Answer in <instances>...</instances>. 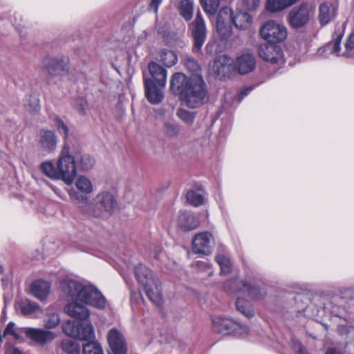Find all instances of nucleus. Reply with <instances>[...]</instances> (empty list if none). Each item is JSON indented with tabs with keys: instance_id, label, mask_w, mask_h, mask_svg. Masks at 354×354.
<instances>
[{
	"instance_id": "f257e3e1",
	"label": "nucleus",
	"mask_w": 354,
	"mask_h": 354,
	"mask_svg": "<svg viewBox=\"0 0 354 354\" xmlns=\"http://www.w3.org/2000/svg\"><path fill=\"white\" fill-rule=\"evenodd\" d=\"M60 288L68 303L64 310L70 317L78 320H87L89 310L83 304L99 310L104 309L107 300L93 283L82 279L66 277L60 281Z\"/></svg>"
},
{
	"instance_id": "f03ea898",
	"label": "nucleus",
	"mask_w": 354,
	"mask_h": 354,
	"mask_svg": "<svg viewBox=\"0 0 354 354\" xmlns=\"http://www.w3.org/2000/svg\"><path fill=\"white\" fill-rule=\"evenodd\" d=\"M135 274L140 288L145 292L151 302L160 305L162 296L159 288V281L152 272L144 265H139L135 268Z\"/></svg>"
},
{
	"instance_id": "7ed1b4c3",
	"label": "nucleus",
	"mask_w": 354,
	"mask_h": 354,
	"mask_svg": "<svg viewBox=\"0 0 354 354\" xmlns=\"http://www.w3.org/2000/svg\"><path fill=\"white\" fill-rule=\"evenodd\" d=\"M185 104L190 109L200 106L208 100L207 92L201 75H191L183 93Z\"/></svg>"
},
{
	"instance_id": "20e7f679",
	"label": "nucleus",
	"mask_w": 354,
	"mask_h": 354,
	"mask_svg": "<svg viewBox=\"0 0 354 354\" xmlns=\"http://www.w3.org/2000/svg\"><path fill=\"white\" fill-rule=\"evenodd\" d=\"M56 166L59 180L67 185L73 184L77 176V166L74 156L71 154L70 147L66 143L59 153Z\"/></svg>"
},
{
	"instance_id": "39448f33",
	"label": "nucleus",
	"mask_w": 354,
	"mask_h": 354,
	"mask_svg": "<svg viewBox=\"0 0 354 354\" xmlns=\"http://www.w3.org/2000/svg\"><path fill=\"white\" fill-rule=\"evenodd\" d=\"M223 288L227 292H242L251 300H260L266 295V290L251 279L242 281H238L236 279H230L225 282Z\"/></svg>"
},
{
	"instance_id": "423d86ee",
	"label": "nucleus",
	"mask_w": 354,
	"mask_h": 354,
	"mask_svg": "<svg viewBox=\"0 0 354 354\" xmlns=\"http://www.w3.org/2000/svg\"><path fill=\"white\" fill-rule=\"evenodd\" d=\"M115 205L113 196L109 192L99 193L91 203H86L80 207L82 213L95 216H101L104 212L111 214Z\"/></svg>"
},
{
	"instance_id": "0eeeda50",
	"label": "nucleus",
	"mask_w": 354,
	"mask_h": 354,
	"mask_svg": "<svg viewBox=\"0 0 354 354\" xmlns=\"http://www.w3.org/2000/svg\"><path fill=\"white\" fill-rule=\"evenodd\" d=\"M344 35V31L341 27L336 28L333 36V41L326 46L331 54L337 57L346 58L354 57V33H351L347 37L344 44V48H341V41Z\"/></svg>"
},
{
	"instance_id": "6e6552de",
	"label": "nucleus",
	"mask_w": 354,
	"mask_h": 354,
	"mask_svg": "<svg viewBox=\"0 0 354 354\" xmlns=\"http://www.w3.org/2000/svg\"><path fill=\"white\" fill-rule=\"evenodd\" d=\"M212 322L213 330L223 335L232 334L244 337L248 333L247 326L226 317L214 316L212 317Z\"/></svg>"
},
{
	"instance_id": "1a4fd4ad",
	"label": "nucleus",
	"mask_w": 354,
	"mask_h": 354,
	"mask_svg": "<svg viewBox=\"0 0 354 354\" xmlns=\"http://www.w3.org/2000/svg\"><path fill=\"white\" fill-rule=\"evenodd\" d=\"M63 331L66 335L80 341L90 342L95 338L94 328L91 322L76 325L74 322L68 321L63 325Z\"/></svg>"
},
{
	"instance_id": "9d476101",
	"label": "nucleus",
	"mask_w": 354,
	"mask_h": 354,
	"mask_svg": "<svg viewBox=\"0 0 354 354\" xmlns=\"http://www.w3.org/2000/svg\"><path fill=\"white\" fill-rule=\"evenodd\" d=\"M261 36L270 44L283 41L287 37L286 27L273 20L265 23L260 30Z\"/></svg>"
},
{
	"instance_id": "9b49d317",
	"label": "nucleus",
	"mask_w": 354,
	"mask_h": 354,
	"mask_svg": "<svg viewBox=\"0 0 354 354\" xmlns=\"http://www.w3.org/2000/svg\"><path fill=\"white\" fill-rule=\"evenodd\" d=\"M75 190L73 188L67 189L70 198L80 203H86L88 197L85 195L91 194L93 192V185L91 180L84 176H79L75 181Z\"/></svg>"
},
{
	"instance_id": "f8f14e48",
	"label": "nucleus",
	"mask_w": 354,
	"mask_h": 354,
	"mask_svg": "<svg viewBox=\"0 0 354 354\" xmlns=\"http://www.w3.org/2000/svg\"><path fill=\"white\" fill-rule=\"evenodd\" d=\"M214 238L209 232L196 234L192 240V251L195 254L208 256L212 252Z\"/></svg>"
},
{
	"instance_id": "ddd939ff",
	"label": "nucleus",
	"mask_w": 354,
	"mask_h": 354,
	"mask_svg": "<svg viewBox=\"0 0 354 354\" xmlns=\"http://www.w3.org/2000/svg\"><path fill=\"white\" fill-rule=\"evenodd\" d=\"M314 6L310 3H304L291 10L289 13V21L294 28L304 26L309 21Z\"/></svg>"
},
{
	"instance_id": "4468645a",
	"label": "nucleus",
	"mask_w": 354,
	"mask_h": 354,
	"mask_svg": "<svg viewBox=\"0 0 354 354\" xmlns=\"http://www.w3.org/2000/svg\"><path fill=\"white\" fill-rule=\"evenodd\" d=\"M259 57L271 64H282L284 63V55L281 48L274 44H261L258 49Z\"/></svg>"
},
{
	"instance_id": "2eb2a0df",
	"label": "nucleus",
	"mask_w": 354,
	"mask_h": 354,
	"mask_svg": "<svg viewBox=\"0 0 354 354\" xmlns=\"http://www.w3.org/2000/svg\"><path fill=\"white\" fill-rule=\"evenodd\" d=\"M20 332L24 334L28 339L39 345L48 344L56 337L54 332L39 328L24 327L20 328Z\"/></svg>"
},
{
	"instance_id": "dca6fc26",
	"label": "nucleus",
	"mask_w": 354,
	"mask_h": 354,
	"mask_svg": "<svg viewBox=\"0 0 354 354\" xmlns=\"http://www.w3.org/2000/svg\"><path fill=\"white\" fill-rule=\"evenodd\" d=\"M192 26V34L194 39L192 50L196 53L201 50L206 39V27L200 12L197 13Z\"/></svg>"
},
{
	"instance_id": "f3484780",
	"label": "nucleus",
	"mask_w": 354,
	"mask_h": 354,
	"mask_svg": "<svg viewBox=\"0 0 354 354\" xmlns=\"http://www.w3.org/2000/svg\"><path fill=\"white\" fill-rule=\"evenodd\" d=\"M110 348L109 354H126L127 343L122 333L117 328H111L107 334Z\"/></svg>"
},
{
	"instance_id": "a211bd4d",
	"label": "nucleus",
	"mask_w": 354,
	"mask_h": 354,
	"mask_svg": "<svg viewBox=\"0 0 354 354\" xmlns=\"http://www.w3.org/2000/svg\"><path fill=\"white\" fill-rule=\"evenodd\" d=\"M43 66L51 76L64 75L68 72L67 62L62 57H51L47 56L44 58Z\"/></svg>"
},
{
	"instance_id": "6ab92c4d",
	"label": "nucleus",
	"mask_w": 354,
	"mask_h": 354,
	"mask_svg": "<svg viewBox=\"0 0 354 354\" xmlns=\"http://www.w3.org/2000/svg\"><path fill=\"white\" fill-rule=\"evenodd\" d=\"M256 66V59L251 53H246L237 57L234 62V69L237 73L245 75L252 72Z\"/></svg>"
},
{
	"instance_id": "aec40b11",
	"label": "nucleus",
	"mask_w": 354,
	"mask_h": 354,
	"mask_svg": "<svg viewBox=\"0 0 354 354\" xmlns=\"http://www.w3.org/2000/svg\"><path fill=\"white\" fill-rule=\"evenodd\" d=\"M58 142L55 133L49 129H41L39 133V146L40 149L48 153H52L57 147Z\"/></svg>"
},
{
	"instance_id": "412c9836",
	"label": "nucleus",
	"mask_w": 354,
	"mask_h": 354,
	"mask_svg": "<svg viewBox=\"0 0 354 354\" xmlns=\"http://www.w3.org/2000/svg\"><path fill=\"white\" fill-rule=\"evenodd\" d=\"M50 283L43 279H37L29 285L28 292L40 301L46 299L50 293Z\"/></svg>"
},
{
	"instance_id": "4be33fe9",
	"label": "nucleus",
	"mask_w": 354,
	"mask_h": 354,
	"mask_svg": "<svg viewBox=\"0 0 354 354\" xmlns=\"http://www.w3.org/2000/svg\"><path fill=\"white\" fill-rule=\"evenodd\" d=\"M15 308L21 313L30 318H37V314L41 312L40 306L29 299H21L15 304Z\"/></svg>"
},
{
	"instance_id": "5701e85b",
	"label": "nucleus",
	"mask_w": 354,
	"mask_h": 354,
	"mask_svg": "<svg viewBox=\"0 0 354 354\" xmlns=\"http://www.w3.org/2000/svg\"><path fill=\"white\" fill-rule=\"evenodd\" d=\"M145 87L146 97L151 104H158L162 100V89L165 87H160L152 80L147 78L145 79Z\"/></svg>"
},
{
	"instance_id": "b1692460",
	"label": "nucleus",
	"mask_w": 354,
	"mask_h": 354,
	"mask_svg": "<svg viewBox=\"0 0 354 354\" xmlns=\"http://www.w3.org/2000/svg\"><path fill=\"white\" fill-rule=\"evenodd\" d=\"M177 223L180 228L189 231L196 229L199 225V220L192 213L182 211L178 216Z\"/></svg>"
},
{
	"instance_id": "393cba45",
	"label": "nucleus",
	"mask_w": 354,
	"mask_h": 354,
	"mask_svg": "<svg viewBox=\"0 0 354 354\" xmlns=\"http://www.w3.org/2000/svg\"><path fill=\"white\" fill-rule=\"evenodd\" d=\"M148 68L152 80L160 87H165L167 82V71L156 62L149 64Z\"/></svg>"
},
{
	"instance_id": "a878e982",
	"label": "nucleus",
	"mask_w": 354,
	"mask_h": 354,
	"mask_svg": "<svg viewBox=\"0 0 354 354\" xmlns=\"http://www.w3.org/2000/svg\"><path fill=\"white\" fill-rule=\"evenodd\" d=\"M319 11V21L323 26L329 24L336 15V8L330 2L322 3Z\"/></svg>"
},
{
	"instance_id": "bb28decb",
	"label": "nucleus",
	"mask_w": 354,
	"mask_h": 354,
	"mask_svg": "<svg viewBox=\"0 0 354 354\" xmlns=\"http://www.w3.org/2000/svg\"><path fill=\"white\" fill-rule=\"evenodd\" d=\"M299 0H267L266 9L272 13L279 12L295 4Z\"/></svg>"
},
{
	"instance_id": "cd10ccee",
	"label": "nucleus",
	"mask_w": 354,
	"mask_h": 354,
	"mask_svg": "<svg viewBox=\"0 0 354 354\" xmlns=\"http://www.w3.org/2000/svg\"><path fill=\"white\" fill-rule=\"evenodd\" d=\"M189 81V77L187 78L183 73H176L172 77L170 88L174 93L182 95Z\"/></svg>"
},
{
	"instance_id": "c85d7f7f",
	"label": "nucleus",
	"mask_w": 354,
	"mask_h": 354,
	"mask_svg": "<svg viewBox=\"0 0 354 354\" xmlns=\"http://www.w3.org/2000/svg\"><path fill=\"white\" fill-rule=\"evenodd\" d=\"M252 18L250 15L246 12H233L232 24L238 29L245 30L252 24Z\"/></svg>"
},
{
	"instance_id": "c756f323",
	"label": "nucleus",
	"mask_w": 354,
	"mask_h": 354,
	"mask_svg": "<svg viewBox=\"0 0 354 354\" xmlns=\"http://www.w3.org/2000/svg\"><path fill=\"white\" fill-rule=\"evenodd\" d=\"M230 59L225 55L219 56L216 57L212 65L210 66L211 71L216 76L224 75L226 72L227 64L229 63Z\"/></svg>"
},
{
	"instance_id": "7c9ffc66",
	"label": "nucleus",
	"mask_w": 354,
	"mask_h": 354,
	"mask_svg": "<svg viewBox=\"0 0 354 354\" xmlns=\"http://www.w3.org/2000/svg\"><path fill=\"white\" fill-rule=\"evenodd\" d=\"M40 170L49 178L55 180H59L58 171L56 165H55L52 161L46 160L40 165Z\"/></svg>"
},
{
	"instance_id": "2f4dec72",
	"label": "nucleus",
	"mask_w": 354,
	"mask_h": 354,
	"mask_svg": "<svg viewBox=\"0 0 354 354\" xmlns=\"http://www.w3.org/2000/svg\"><path fill=\"white\" fill-rule=\"evenodd\" d=\"M187 202L195 207L203 204L204 195L202 189L189 190L186 195Z\"/></svg>"
},
{
	"instance_id": "473e14b6",
	"label": "nucleus",
	"mask_w": 354,
	"mask_h": 354,
	"mask_svg": "<svg viewBox=\"0 0 354 354\" xmlns=\"http://www.w3.org/2000/svg\"><path fill=\"white\" fill-rule=\"evenodd\" d=\"M178 10L180 15L186 20L189 21L193 17L192 0H181Z\"/></svg>"
},
{
	"instance_id": "72a5a7b5",
	"label": "nucleus",
	"mask_w": 354,
	"mask_h": 354,
	"mask_svg": "<svg viewBox=\"0 0 354 354\" xmlns=\"http://www.w3.org/2000/svg\"><path fill=\"white\" fill-rule=\"evenodd\" d=\"M236 305L237 310L246 317L250 318L254 316V310L248 301L238 297Z\"/></svg>"
},
{
	"instance_id": "f704fd0d",
	"label": "nucleus",
	"mask_w": 354,
	"mask_h": 354,
	"mask_svg": "<svg viewBox=\"0 0 354 354\" xmlns=\"http://www.w3.org/2000/svg\"><path fill=\"white\" fill-rule=\"evenodd\" d=\"M215 260L220 266L221 274L227 275L232 271V263L230 259L223 254H218Z\"/></svg>"
},
{
	"instance_id": "c9c22d12",
	"label": "nucleus",
	"mask_w": 354,
	"mask_h": 354,
	"mask_svg": "<svg viewBox=\"0 0 354 354\" xmlns=\"http://www.w3.org/2000/svg\"><path fill=\"white\" fill-rule=\"evenodd\" d=\"M160 61L165 66L171 67L176 64L178 57L176 53L171 50H164L160 52Z\"/></svg>"
},
{
	"instance_id": "e433bc0d",
	"label": "nucleus",
	"mask_w": 354,
	"mask_h": 354,
	"mask_svg": "<svg viewBox=\"0 0 354 354\" xmlns=\"http://www.w3.org/2000/svg\"><path fill=\"white\" fill-rule=\"evenodd\" d=\"M163 133L169 138H176L180 133V126L175 122H167L163 126Z\"/></svg>"
},
{
	"instance_id": "4c0bfd02",
	"label": "nucleus",
	"mask_w": 354,
	"mask_h": 354,
	"mask_svg": "<svg viewBox=\"0 0 354 354\" xmlns=\"http://www.w3.org/2000/svg\"><path fill=\"white\" fill-rule=\"evenodd\" d=\"M62 348L68 354H80V344L68 339L62 341Z\"/></svg>"
},
{
	"instance_id": "58836bf2",
	"label": "nucleus",
	"mask_w": 354,
	"mask_h": 354,
	"mask_svg": "<svg viewBox=\"0 0 354 354\" xmlns=\"http://www.w3.org/2000/svg\"><path fill=\"white\" fill-rule=\"evenodd\" d=\"M232 23L216 22V31L221 39H227L232 33Z\"/></svg>"
},
{
	"instance_id": "ea45409f",
	"label": "nucleus",
	"mask_w": 354,
	"mask_h": 354,
	"mask_svg": "<svg viewBox=\"0 0 354 354\" xmlns=\"http://www.w3.org/2000/svg\"><path fill=\"white\" fill-rule=\"evenodd\" d=\"M83 354H103L102 346L97 341L90 342L83 346Z\"/></svg>"
},
{
	"instance_id": "a19ab883",
	"label": "nucleus",
	"mask_w": 354,
	"mask_h": 354,
	"mask_svg": "<svg viewBox=\"0 0 354 354\" xmlns=\"http://www.w3.org/2000/svg\"><path fill=\"white\" fill-rule=\"evenodd\" d=\"M204 10L209 15H214L219 7L220 0H201Z\"/></svg>"
},
{
	"instance_id": "79ce46f5",
	"label": "nucleus",
	"mask_w": 354,
	"mask_h": 354,
	"mask_svg": "<svg viewBox=\"0 0 354 354\" xmlns=\"http://www.w3.org/2000/svg\"><path fill=\"white\" fill-rule=\"evenodd\" d=\"M233 11L230 8H222L217 15L216 22L232 23Z\"/></svg>"
},
{
	"instance_id": "37998d69",
	"label": "nucleus",
	"mask_w": 354,
	"mask_h": 354,
	"mask_svg": "<svg viewBox=\"0 0 354 354\" xmlns=\"http://www.w3.org/2000/svg\"><path fill=\"white\" fill-rule=\"evenodd\" d=\"M77 163L80 169L82 171H88L93 167L95 164V160L91 156L84 155L81 156L80 160H77Z\"/></svg>"
},
{
	"instance_id": "c03bdc74",
	"label": "nucleus",
	"mask_w": 354,
	"mask_h": 354,
	"mask_svg": "<svg viewBox=\"0 0 354 354\" xmlns=\"http://www.w3.org/2000/svg\"><path fill=\"white\" fill-rule=\"evenodd\" d=\"M60 323V318L57 313H48L45 320L44 326L47 329H52L57 326Z\"/></svg>"
},
{
	"instance_id": "a18cd8bd",
	"label": "nucleus",
	"mask_w": 354,
	"mask_h": 354,
	"mask_svg": "<svg viewBox=\"0 0 354 354\" xmlns=\"http://www.w3.org/2000/svg\"><path fill=\"white\" fill-rule=\"evenodd\" d=\"M53 126L57 129L59 134H63L65 138L68 136L69 129L66 124L59 117H55Z\"/></svg>"
},
{
	"instance_id": "49530a36",
	"label": "nucleus",
	"mask_w": 354,
	"mask_h": 354,
	"mask_svg": "<svg viewBox=\"0 0 354 354\" xmlns=\"http://www.w3.org/2000/svg\"><path fill=\"white\" fill-rule=\"evenodd\" d=\"M176 115L183 122L187 124H192L195 117L194 113L184 109H179Z\"/></svg>"
},
{
	"instance_id": "de8ad7c7",
	"label": "nucleus",
	"mask_w": 354,
	"mask_h": 354,
	"mask_svg": "<svg viewBox=\"0 0 354 354\" xmlns=\"http://www.w3.org/2000/svg\"><path fill=\"white\" fill-rule=\"evenodd\" d=\"M185 66L188 70L193 73L192 75H200L198 74L200 71L199 65L194 58L187 57L185 59Z\"/></svg>"
},
{
	"instance_id": "09e8293b",
	"label": "nucleus",
	"mask_w": 354,
	"mask_h": 354,
	"mask_svg": "<svg viewBox=\"0 0 354 354\" xmlns=\"http://www.w3.org/2000/svg\"><path fill=\"white\" fill-rule=\"evenodd\" d=\"M25 106L30 113H37L40 110L39 100L37 97H30L28 100V104H25Z\"/></svg>"
},
{
	"instance_id": "8fccbe9b",
	"label": "nucleus",
	"mask_w": 354,
	"mask_h": 354,
	"mask_svg": "<svg viewBox=\"0 0 354 354\" xmlns=\"http://www.w3.org/2000/svg\"><path fill=\"white\" fill-rule=\"evenodd\" d=\"M73 106L80 114H84L87 102L84 97H79L75 100Z\"/></svg>"
},
{
	"instance_id": "3c124183",
	"label": "nucleus",
	"mask_w": 354,
	"mask_h": 354,
	"mask_svg": "<svg viewBox=\"0 0 354 354\" xmlns=\"http://www.w3.org/2000/svg\"><path fill=\"white\" fill-rule=\"evenodd\" d=\"M243 6L248 10H257L261 3V0H242Z\"/></svg>"
},
{
	"instance_id": "603ef678",
	"label": "nucleus",
	"mask_w": 354,
	"mask_h": 354,
	"mask_svg": "<svg viewBox=\"0 0 354 354\" xmlns=\"http://www.w3.org/2000/svg\"><path fill=\"white\" fill-rule=\"evenodd\" d=\"M7 335H12L16 339H19V335L15 331V324L12 322L8 323L3 332V336Z\"/></svg>"
},
{
	"instance_id": "864d4df0",
	"label": "nucleus",
	"mask_w": 354,
	"mask_h": 354,
	"mask_svg": "<svg viewBox=\"0 0 354 354\" xmlns=\"http://www.w3.org/2000/svg\"><path fill=\"white\" fill-rule=\"evenodd\" d=\"M162 252L161 248L156 245H151L149 248V254L154 259H158Z\"/></svg>"
},
{
	"instance_id": "5fc2aeb1",
	"label": "nucleus",
	"mask_w": 354,
	"mask_h": 354,
	"mask_svg": "<svg viewBox=\"0 0 354 354\" xmlns=\"http://www.w3.org/2000/svg\"><path fill=\"white\" fill-rule=\"evenodd\" d=\"M254 87L253 86H249L246 87L241 91L239 94L237 96V100L240 102L242 101V100L247 96L252 90Z\"/></svg>"
},
{
	"instance_id": "6e6d98bb",
	"label": "nucleus",
	"mask_w": 354,
	"mask_h": 354,
	"mask_svg": "<svg viewBox=\"0 0 354 354\" xmlns=\"http://www.w3.org/2000/svg\"><path fill=\"white\" fill-rule=\"evenodd\" d=\"M198 267L199 269H204L207 271L209 275L212 274V266L207 261L198 262Z\"/></svg>"
},
{
	"instance_id": "4d7b16f0",
	"label": "nucleus",
	"mask_w": 354,
	"mask_h": 354,
	"mask_svg": "<svg viewBox=\"0 0 354 354\" xmlns=\"http://www.w3.org/2000/svg\"><path fill=\"white\" fill-rule=\"evenodd\" d=\"M48 186L50 188L55 192V194L58 196L60 198L63 200H66V196L62 193L60 189L57 188L56 186L48 183Z\"/></svg>"
},
{
	"instance_id": "13d9d810",
	"label": "nucleus",
	"mask_w": 354,
	"mask_h": 354,
	"mask_svg": "<svg viewBox=\"0 0 354 354\" xmlns=\"http://www.w3.org/2000/svg\"><path fill=\"white\" fill-rule=\"evenodd\" d=\"M162 2V0H151L149 8L152 10L154 12H157L158 6Z\"/></svg>"
},
{
	"instance_id": "bf43d9fd",
	"label": "nucleus",
	"mask_w": 354,
	"mask_h": 354,
	"mask_svg": "<svg viewBox=\"0 0 354 354\" xmlns=\"http://www.w3.org/2000/svg\"><path fill=\"white\" fill-rule=\"evenodd\" d=\"M325 354H342V353L334 348H329L328 349H327Z\"/></svg>"
},
{
	"instance_id": "052dcab7",
	"label": "nucleus",
	"mask_w": 354,
	"mask_h": 354,
	"mask_svg": "<svg viewBox=\"0 0 354 354\" xmlns=\"http://www.w3.org/2000/svg\"><path fill=\"white\" fill-rule=\"evenodd\" d=\"M8 354H22V352L17 348H11L9 351Z\"/></svg>"
},
{
	"instance_id": "680f3d73",
	"label": "nucleus",
	"mask_w": 354,
	"mask_h": 354,
	"mask_svg": "<svg viewBox=\"0 0 354 354\" xmlns=\"http://www.w3.org/2000/svg\"><path fill=\"white\" fill-rule=\"evenodd\" d=\"M3 299H4V303H5V306H6V304L10 301L11 300V296L10 295H4L3 297Z\"/></svg>"
},
{
	"instance_id": "e2e57ef3",
	"label": "nucleus",
	"mask_w": 354,
	"mask_h": 354,
	"mask_svg": "<svg viewBox=\"0 0 354 354\" xmlns=\"http://www.w3.org/2000/svg\"><path fill=\"white\" fill-rule=\"evenodd\" d=\"M1 281H2V286H3V287H6V286H9L10 282H9V281H8V279H3H3H1Z\"/></svg>"
},
{
	"instance_id": "0e129e2a",
	"label": "nucleus",
	"mask_w": 354,
	"mask_h": 354,
	"mask_svg": "<svg viewBox=\"0 0 354 354\" xmlns=\"http://www.w3.org/2000/svg\"><path fill=\"white\" fill-rule=\"evenodd\" d=\"M299 352H300L301 354H304L305 351H304V349L303 348H300Z\"/></svg>"
},
{
	"instance_id": "69168bd1",
	"label": "nucleus",
	"mask_w": 354,
	"mask_h": 354,
	"mask_svg": "<svg viewBox=\"0 0 354 354\" xmlns=\"http://www.w3.org/2000/svg\"><path fill=\"white\" fill-rule=\"evenodd\" d=\"M0 272H1H1H3V268H2V267H1V266H0Z\"/></svg>"
}]
</instances>
